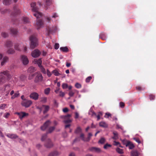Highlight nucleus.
I'll return each mask as SVG.
<instances>
[{"label": "nucleus", "mask_w": 156, "mask_h": 156, "mask_svg": "<svg viewBox=\"0 0 156 156\" xmlns=\"http://www.w3.org/2000/svg\"><path fill=\"white\" fill-rule=\"evenodd\" d=\"M12 76L9 71L5 70L0 73V85H2L6 81L10 80Z\"/></svg>", "instance_id": "f257e3e1"}, {"label": "nucleus", "mask_w": 156, "mask_h": 156, "mask_svg": "<svg viewBox=\"0 0 156 156\" xmlns=\"http://www.w3.org/2000/svg\"><path fill=\"white\" fill-rule=\"evenodd\" d=\"M36 5V3L34 2L32 3L31 4L32 11L35 12V13L34 14V16H35L37 18H38L41 17L42 14L38 11V8Z\"/></svg>", "instance_id": "f03ea898"}, {"label": "nucleus", "mask_w": 156, "mask_h": 156, "mask_svg": "<svg viewBox=\"0 0 156 156\" xmlns=\"http://www.w3.org/2000/svg\"><path fill=\"white\" fill-rule=\"evenodd\" d=\"M32 103V102L30 100L25 99L23 101L21 104L22 106L27 108L29 107Z\"/></svg>", "instance_id": "7ed1b4c3"}, {"label": "nucleus", "mask_w": 156, "mask_h": 156, "mask_svg": "<svg viewBox=\"0 0 156 156\" xmlns=\"http://www.w3.org/2000/svg\"><path fill=\"white\" fill-rule=\"evenodd\" d=\"M12 88V87L10 84L8 83L4 86L3 90L6 93L5 96H7L9 94V91Z\"/></svg>", "instance_id": "20e7f679"}, {"label": "nucleus", "mask_w": 156, "mask_h": 156, "mask_svg": "<svg viewBox=\"0 0 156 156\" xmlns=\"http://www.w3.org/2000/svg\"><path fill=\"white\" fill-rule=\"evenodd\" d=\"M35 74L36 75L35 79V82L37 83L42 81L43 79L42 74L37 73H36Z\"/></svg>", "instance_id": "39448f33"}, {"label": "nucleus", "mask_w": 156, "mask_h": 156, "mask_svg": "<svg viewBox=\"0 0 156 156\" xmlns=\"http://www.w3.org/2000/svg\"><path fill=\"white\" fill-rule=\"evenodd\" d=\"M30 47L31 48L34 49L38 45L37 40H30Z\"/></svg>", "instance_id": "423d86ee"}, {"label": "nucleus", "mask_w": 156, "mask_h": 156, "mask_svg": "<svg viewBox=\"0 0 156 156\" xmlns=\"http://www.w3.org/2000/svg\"><path fill=\"white\" fill-rule=\"evenodd\" d=\"M41 53V52L39 50L37 49H36L32 52L31 55L33 57L35 58L39 56Z\"/></svg>", "instance_id": "0eeeda50"}, {"label": "nucleus", "mask_w": 156, "mask_h": 156, "mask_svg": "<svg viewBox=\"0 0 156 156\" xmlns=\"http://www.w3.org/2000/svg\"><path fill=\"white\" fill-rule=\"evenodd\" d=\"M44 146L47 148H50L53 146V144L51 140L48 139H46L45 141Z\"/></svg>", "instance_id": "6e6552de"}, {"label": "nucleus", "mask_w": 156, "mask_h": 156, "mask_svg": "<svg viewBox=\"0 0 156 156\" xmlns=\"http://www.w3.org/2000/svg\"><path fill=\"white\" fill-rule=\"evenodd\" d=\"M21 61L24 65L27 64L29 61L27 57L24 55H22L21 56Z\"/></svg>", "instance_id": "1a4fd4ad"}, {"label": "nucleus", "mask_w": 156, "mask_h": 156, "mask_svg": "<svg viewBox=\"0 0 156 156\" xmlns=\"http://www.w3.org/2000/svg\"><path fill=\"white\" fill-rule=\"evenodd\" d=\"M39 96L38 94L35 92L32 93L30 95V98L35 100H37L38 99Z\"/></svg>", "instance_id": "9d476101"}, {"label": "nucleus", "mask_w": 156, "mask_h": 156, "mask_svg": "<svg viewBox=\"0 0 156 156\" xmlns=\"http://www.w3.org/2000/svg\"><path fill=\"white\" fill-rule=\"evenodd\" d=\"M47 30L49 34L52 33H55L57 31V28L56 26H54L52 27H48Z\"/></svg>", "instance_id": "9b49d317"}, {"label": "nucleus", "mask_w": 156, "mask_h": 156, "mask_svg": "<svg viewBox=\"0 0 156 156\" xmlns=\"http://www.w3.org/2000/svg\"><path fill=\"white\" fill-rule=\"evenodd\" d=\"M89 150L91 152L97 153H100L101 152V150L100 148L95 147H90Z\"/></svg>", "instance_id": "f8f14e48"}, {"label": "nucleus", "mask_w": 156, "mask_h": 156, "mask_svg": "<svg viewBox=\"0 0 156 156\" xmlns=\"http://www.w3.org/2000/svg\"><path fill=\"white\" fill-rule=\"evenodd\" d=\"M19 116V118L21 119H22L25 116L28 115V114L23 112H17L16 113Z\"/></svg>", "instance_id": "ddd939ff"}, {"label": "nucleus", "mask_w": 156, "mask_h": 156, "mask_svg": "<svg viewBox=\"0 0 156 156\" xmlns=\"http://www.w3.org/2000/svg\"><path fill=\"white\" fill-rule=\"evenodd\" d=\"M51 124V122L50 121L48 120L41 127L42 130H44L45 129Z\"/></svg>", "instance_id": "4468645a"}, {"label": "nucleus", "mask_w": 156, "mask_h": 156, "mask_svg": "<svg viewBox=\"0 0 156 156\" xmlns=\"http://www.w3.org/2000/svg\"><path fill=\"white\" fill-rule=\"evenodd\" d=\"M33 62L34 64H37L39 67L42 65V61L41 58L34 59Z\"/></svg>", "instance_id": "2eb2a0df"}, {"label": "nucleus", "mask_w": 156, "mask_h": 156, "mask_svg": "<svg viewBox=\"0 0 156 156\" xmlns=\"http://www.w3.org/2000/svg\"><path fill=\"white\" fill-rule=\"evenodd\" d=\"M9 58L7 56L4 57L2 59L1 62V65L2 66H4L8 61Z\"/></svg>", "instance_id": "dca6fc26"}, {"label": "nucleus", "mask_w": 156, "mask_h": 156, "mask_svg": "<svg viewBox=\"0 0 156 156\" xmlns=\"http://www.w3.org/2000/svg\"><path fill=\"white\" fill-rule=\"evenodd\" d=\"M36 25L37 27V29H38L41 27L43 25V22L42 20H37L36 23Z\"/></svg>", "instance_id": "f3484780"}, {"label": "nucleus", "mask_w": 156, "mask_h": 156, "mask_svg": "<svg viewBox=\"0 0 156 156\" xmlns=\"http://www.w3.org/2000/svg\"><path fill=\"white\" fill-rule=\"evenodd\" d=\"M126 146L128 147L130 149H132L134 147V145L130 141H128L127 142Z\"/></svg>", "instance_id": "a211bd4d"}, {"label": "nucleus", "mask_w": 156, "mask_h": 156, "mask_svg": "<svg viewBox=\"0 0 156 156\" xmlns=\"http://www.w3.org/2000/svg\"><path fill=\"white\" fill-rule=\"evenodd\" d=\"M11 33L14 35H16L18 34V31L17 30L14 28H12L10 29Z\"/></svg>", "instance_id": "6ab92c4d"}, {"label": "nucleus", "mask_w": 156, "mask_h": 156, "mask_svg": "<svg viewBox=\"0 0 156 156\" xmlns=\"http://www.w3.org/2000/svg\"><path fill=\"white\" fill-rule=\"evenodd\" d=\"M11 33L14 35H16L18 34V31L17 30L14 28H12L10 29Z\"/></svg>", "instance_id": "aec40b11"}, {"label": "nucleus", "mask_w": 156, "mask_h": 156, "mask_svg": "<svg viewBox=\"0 0 156 156\" xmlns=\"http://www.w3.org/2000/svg\"><path fill=\"white\" fill-rule=\"evenodd\" d=\"M6 136L11 139H16L18 137V136L14 134H7L6 135Z\"/></svg>", "instance_id": "412c9836"}, {"label": "nucleus", "mask_w": 156, "mask_h": 156, "mask_svg": "<svg viewBox=\"0 0 156 156\" xmlns=\"http://www.w3.org/2000/svg\"><path fill=\"white\" fill-rule=\"evenodd\" d=\"M99 125L100 126L104 128H106L108 127V124L105 122L103 121L100 122Z\"/></svg>", "instance_id": "4be33fe9"}, {"label": "nucleus", "mask_w": 156, "mask_h": 156, "mask_svg": "<svg viewBox=\"0 0 156 156\" xmlns=\"http://www.w3.org/2000/svg\"><path fill=\"white\" fill-rule=\"evenodd\" d=\"M60 51L63 52H67L69 51V49L67 47H61L60 48Z\"/></svg>", "instance_id": "5701e85b"}, {"label": "nucleus", "mask_w": 156, "mask_h": 156, "mask_svg": "<svg viewBox=\"0 0 156 156\" xmlns=\"http://www.w3.org/2000/svg\"><path fill=\"white\" fill-rule=\"evenodd\" d=\"M59 153L58 151H55L50 153L48 156H57L59 155Z\"/></svg>", "instance_id": "b1692460"}, {"label": "nucleus", "mask_w": 156, "mask_h": 156, "mask_svg": "<svg viewBox=\"0 0 156 156\" xmlns=\"http://www.w3.org/2000/svg\"><path fill=\"white\" fill-rule=\"evenodd\" d=\"M42 106L44 107V110L43 111V113L45 114L49 110L50 107L48 105H43Z\"/></svg>", "instance_id": "393cba45"}, {"label": "nucleus", "mask_w": 156, "mask_h": 156, "mask_svg": "<svg viewBox=\"0 0 156 156\" xmlns=\"http://www.w3.org/2000/svg\"><path fill=\"white\" fill-rule=\"evenodd\" d=\"M113 134L114 136L112 137V138L114 140H117L118 139V133L116 131H114L113 132Z\"/></svg>", "instance_id": "a878e982"}, {"label": "nucleus", "mask_w": 156, "mask_h": 156, "mask_svg": "<svg viewBox=\"0 0 156 156\" xmlns=\"http://www.w3.org/2000/svg\"><path fill=\"white\" fill-rule=\"evenodd\" d=\"M14 11L15 12V15H16L20 12V10L17 8L16 6H14L13 8Z\"/></svg>", "instance_id": "bb28decb"}, {"label": "nucleus", "mask_w": 156, "mask_h": 156, "mask_svg": "<svg viewBox=\"0 0 156 156\" xmlns=\"http://www.w3.org/2000/svg\"><path fill=\"white\" fill-rule=\"evenodd\" d=\"M88 114L90 115H91V116H96V114L91 109H90Z\"/></svg>", "instance_id": "cd10ccee"}, {"label": "nucleus", "mask_w": 156, "mask_h": 156, "mask_svg": "<svg viewBox=\"0 0 156 156\" xmlns=\"http://www.w3.org/2000/svg\"><path fill=\"white\" fill-rule=\"evenodd\" d=\"M36 70V69L35 68L31 66L29 67L28 69V71L30 73H33Z\"/></svg>", "instance_id": "c85d7f7f"}, {"label": "nucleus", "mask_w": 156, "mask_h": 156, "mask_svg": "<svg viewBox=\"0 0 156 156\" xmlns=\"http://www.w3.org/2000/svg\"><path fill=\"white\" fill-rule=\"evenodd\" d=\"M20 95V93L18 91L16 92L14 94L12 95L11 97V98L12 99H15V98L18 97Z\"/></svg>", "instance_id": "c756f323"}, {"label": "nucleus", "mask_w": 156, "mask_h": 156, "mask_svg": "<svg viewBox=\"0 0 156 156\" xmlns=\"http://www.w3.org/2000/svg\"><path fill=\"white\" fill-rule=\"evenodd\" d=\"M99 38L101 39H104L106 37L105 34L104 32L101 33L99 36Z\"/></svg>", "instance_id": "7c9ffc66"}, {"label": "nucleus", "mask_w": 156, "mask_h": 156, "mask_svg": "<svg viewBox=\"0 0 156 156\" xmlns=\"http://www.w3.org/2000/svg\"><path fill=\"white\" fill-rule=\"evenodd\" d=\"M11 1L12 0H4L3 3L6 5H8L11 4Z\"/></svg>", "instance_id": "2f4dec72"}, {"label": "nucleus", "mask_w": 156, "mask_h": 156, "mask_svg": "<svg viewBox=\"0 0 156 156\" xmlns=\"http://www.w3.org/2000/svg\"><path fill=\"white\" fill-rule=\"evenodd\" d=\"M116 151L119 154H122L124 153L123 150L119 148H117L116 149Z\"/></svg>", "instance_id": "473e14b6"}, {"label": "nucleus", "mask_w": 156, "mask_h": 156, "mask_svg": "<svg viewBox=\"0 0 156 156\" xmlns=\"http://www.w3.org/2000/svg\"><path fill=\"white\" fill-rule=\"evenodd\" d=\"M6 45L7 47L10 48L12 46V43L10 41H8L6 43Z\"/></svg>", "instance_id": "72a5a7b5"}, {"label": "nucleus", "mask_w": 156, "mask_h": 156, "mask_svg": "<svg viewBox=\"0 0 156 156\" xmlns=\"http://www.w3.org/2000/svg\"><path fill=\"white\" fill-rule=\"evenodd\" d=\"M131 155L132 156H138L139 153L137 151H133L131 152Z\"/></svg>", "instance_id": "f704fd0d"}, {"label": "nucleus", "mask_w": 156, "mask_h": 156, "mask_svg": "<svg viewBox=\"0 0 156 156\" xmlns=\"http://www.w3.org/2000/svg\"><path fill=\"white\" fill-rule=\"evenodd\" d=\"M39 67L40 68L41 72L43 73L44 74H46V71L45 69L44 68V67H43V66L42 65H41L40 66H39Z\"/></svg>", "instance_id": "c9c22d12"}, {"label": "nucleus", "mask_w": 156, "mask_h": 156, "mask_svg": "<svg viewBox=\"0 0 156 156\" xmlns=\"http://www.w3.org/2000/svg\"><path fill=\"white\" fill-rule=\"evenodd\" d=\"M7 52L8 54H12L15 53V51L13 49L10 48L8 50Z\"/></svg>", "instance_id": "e433bc0d"}, {"label": "nucleus", "mask_w": 156, "mask_h": 156, "mask_svg": "<svg viewBox=\"0 0 156 156\" xmlns=\"http://www.w3.org/2000/svg\"><path fill=\"white\" fill-rule=\"evenodd\" d=\"M52 73H53L55 76H58L60 74L58 73V71L56 70H54L52 72Z\"/></svg>", "instance_id": "4c0bfd02"}, {"label": "nucleus", "mask_w": 156, "mask_h": 156, "mask_svg": "<svg viewBox=\"0 0 156 156\" xmlns=\"http://www.w3.org/2000/svg\"><path fill=\"white\" fill-rule=\"evenodd\" d=\"M1 35L4 38H7L9 35L8 34L5 32H3L2 33Z\"/></svg>", "instance_id": "58836bf2"}, {"label": "nucleus", "mask_w": 156, "mask_h": 156, "mask_svg": "<svg viewBox=\"0 0 156 156\" xmlns=\"http://www.w3.org/2000/svg\"><path fill=\"white\" fill-rule=\"evenodd\" d=\"M51 4V0H46V4L45 6L47 7L50 5Z\"/></svg>", "instance_id": "ea45409f"}, {"label": "nucleus", "mask_w": 156, "mask_h": 156, "mask_svg": "<svg viewBox=\"0 0 156 156\" xmlns=\"http://www.w3.org/2000/svg\"><path fill=\"white\" fill-rule=\"evenodd\" d=\"M92 136V134L91 133H89L88 134V137L86 138V140L85 141H89L91 137V136Z\"/></svg>", "instance_id": "a19ab883"}, {"label": "nucleus", "mask_w": 156, "mask_h": 156, "mask_svg": "<svg viewBox=\"0 0 156 156\" xmlns=\"http://www.w3.org/2000/svg\"><path fill=\"white\" fill-rule=\"evenodd\" d=\"M55 129V127L54 126L50 127L48 130L47 133H51Z\"/></svg>", "instance_id": "79ce46f5"}, {"label": "nucleus", "mask_w": 156, "mask_h": 156, "mask_svg": "<svg viewBox=\"0 0 156 156\" xmlns=\"http://www.w3.org/2000/svg\"><path fill=\"white\" fill-rule=\"evenodd\" d=\"M14 48L15 49V50L20 51V45L18 44H15L14 46Z\"/></svg>", "instance_id": "37998d69"}, {"label": "nucleus", "mask_w": 156, "mask_h": 156, "mask_svg": "<svg viewBox=\"0 0 156 156\" xmlns=\"http://www.w3.org/2000/svg\"><path fill=\"white\" fill-rule=\"evenodd\" d=\"M47 133L43 135L42 136L41 138V140L42 141H43L46 140V139L47 137Z\"/></svg>", "instance_id": "c03bdc74"}, {"label": "nucleus", "mask_w": 156, "mask_h": 156, "mask_svg": "<svg viewBox=\"0 0 156 156\" xmlns=\"http://www.w3.org/2000/svg\"><path fill=\"white\" fill-rule=\"evenodd\" d=\"M105 141V139L104 138H101L98 141V143L103 144L104 143Z\"/></svg>", "instance_id": "a18cd8bd"}, {"label": "nucleus", "mask_w": 156, "mask_h": 156, "mask_svg": "<svg viewBox=\"0 0 156 156\" xmlns=\"http://www.w3.org/2000/svg\"><path fill=\"white\" fill-rule=\"evenodd\" d=\"M62 87L63 89H66L68 87V85L67 83H63L62 85Z\"/></svg>", "instance_id": "49530a36"}, {"label": "nucleus", "mask_w": 156, "mask_h": 156, "mask_svg": "<svg viewBox=\"0 0 156 156\" xmlns=\"http://www.w3.org/2000/svg\"><path fill=\"white\" fill-rule=\"evenodd\" d=\"M75 87L78 89H80L81 87V85L80 83H77L75 84Z\"/></svg>", "instance_id": "de8ad7c7"}, {"label": "nucleus", "mask_w": 156, "mask_h": 156, "mask_svg": "<svg viewBox=\"0 0 156 156\" xmlns=\"http://www.w3.org/2000/svg\"><path fill=\"white\" fill-rule=\"evenodd\" d=\"M81 131V129L80 127H78L75 131L76 133H79Z\"/></svg>", "instance_id": "09e8293b"}, {"label": "nucleus", "mask_w": 156, "mask_h": 156, "mask_svg": "<svg viewBox=\"0 0 156 156\" xmlns=\"http://www.w3.org/2000/svg\"><path fill=\"white\" fill-rule=\"evenodd\" d=\"M50 91V89L49 88L46 89L44 90V93L45 94H48L49 93Z\"/></svg>", "instance_id": "8fccbe9b"}, {"label": "nucleus", "mask_w": 156, "mask_h": 156, "mask_svg": "<svg viewBox=\"0 0 156 156\" xmlns=\"http://www.w3.org/2000/svg\"><path fill=\"white\" fill-rule=\"evenodd\" d=\"M41 101L43 103H45L47 102V98L46 97H43L41 99Z\"/></svg>", "instance_id": "3c124183"}, {"label": "nucleus", "mask_w": 156, "mask_h": 156, "mask_svg": "<svg viewBox=\"0 0 156 156\" xmlns=\"http://www.w3.org/2000/svg\"><path fill=\"white\" fill-rule=\"evenodd\" d=\"M102 115V114L101 112H99L98 115H96V116H95L97 118V120H98L100 119L101 115Z\"/></svg>", "instance_id": "603ef678"}, {"label": "nucleus", "mask_w": 156, "mask_h": 156, "mask_svg": "<svg viewBox=\"0 0 156 156\" xmlns=\"http://www.w3.org/2000/svg\"><path fill=\"white\" fill-rule=\"evenodd\" d=\"M114 145L115 146H119L120 147H122L121 146L119 142L116 141H114Z\"/></svg>", "instance_id": "864d4df0"}, {"label": "nucleus", "mask_w": 156, "mask_h": 156, "mask_svg": "<svg viewBox=\"0 0 156 156\" xmlns=\"http://www.w3.org/2000/svg\"><path fill=\"white\" fill-rule=\"evenodd\" d=\"M59 93V96L60 97H63L65 95V93L62 91H60Z\"/></svg>", "instance_id": "5fc2aeb1"}, {"label": "nucleus", "mask_w": 156, "mask_h": 156, "mask_svg": "<svg viewBox=\"0 0 156 156\" xmlns=\"http://www.w3.org/2000/svg\"><path fill=\"white\" fill-rule=\"evenodd\" d=\"M74 94V93L73 92L72 90H70L69 91V95L70 96V97H73Z\"/></svg>", "instance_id": "6e6d98bb"}, {"label": "nucleus", "mask_w": 156, "mask_h": 156, "mask_svg": "<svg viewBox=\"0 0 156 156\" xmlns=\"http://www.w3.org/2000/svg\"><path fill=\"white\" fill-rule=\"evenodd\" d=\"M92 77L91 76L88 77L86 80V81L87 83H89L90 81V80L91 79Z\"/></svg>", "instance_id": "4d7b16f0"}, {"label": "nucleus", "mask_w": 156, "mask_h": 156, "mask_svg": "<svg viewBox=\"0 0 156 156\" xmlns=\"http://www.w3.org/2000/svg\"><path fill=\"white\" fill-rule=\"evenodd\" d=\"M6 106V105L4 104H2L0 105V109H4Z\"/></svg>", "instance_id": "13d9d810"}, {"label": "nucleus", "mask_w": 156, "mask_h": 156, "mask_svg": "<svg viewBox=\"0 0 156 156\" xmlns=\"http://www.w3.org/2000/svg\"><path fill=\"white\" fill-rule=\"evenodd\" d=\"M71 122V120L69 119L65 120L64 121V122L65 123H70Z\"/></svg>", "instance_id": "bf43d9fd"}, {"label": "nucleus", "mask_w": 156, "mask_h": 156, "mask_svg": "<svg viewBox=\"0 0 156 156\" xmlns=\"http://www.w3.org/2000/svg\"><path fill=\"white\" fill-rule=\"evenodd\" d=\"M59 47V45L58 43H56L55 45V49H58Z\"/></svg>", "instance_id": "052dcab7"}, {"label": "nucleus", "mask_w": 156, "mask_h": 156, "mask_svg": "<svg viewBox=\"0 0 156 156\" xmlns=\"http://www.w3.org/2000/svg\"><path fill=\"white\" fill-rule=\"evenodd\" d=\"M80 137L82 138V139L83 140L85 141L86 138H84V135L83 134V133L81 134L80 135Z\"/></svg>", "instance_id": "680f3d73"}, {"label": "nucleus", "mask_w": 156, "mask_h": 156, "mask_svg": "<svg viewBox=\"0 0 156 156\" xmlns=\"http://www.w3.org/2000/svg\"><path fill=\"white\" fill-rule=\"evenodd\" d=\"M23 20L24 22L25 23H28L29 22L28 19L26 17H24L23 18Z\"/></svg>", "instance_id": "e2e57ef3"}, {"label": "nucleus", "mask_w": 156, "mask_h": 156, "mask_svg": "<svg viewBox=\"0 0 156 156\" xmlns=\"http://www.w3.org/2000/svg\"><path fill=\"white\" fill-rule=\"evenodd\" d=\"M47 75L48 77H50L51 75V72L48 69H47Z\"/></svg>", "instance_id": "0e129e2a"}, {"label": "nucleus", "mask_w": 156, "mask_h": 156, "mask_svg": "<svg viewBox=\"0 0 156 156\" xmlns=\"http://www.w3.org/2000/svg\"><path fill=\"white\" fill-rule=\"evenodd\" d=\"M10 115L9 113L7 112L5 114L4 117L5 118H7Z\"/></svg>", "instance_id": "69168bd1"}, {"label": "nucleus", "mask_w": 156, "mask_h": 156, "mask_svg": "<svg viewBox=\"0 0 156 156\" xmlns=\"http://www.w3.org/2000/svg\"><path fill=\"white\" fill-rule=\"evenodd\" d=\"M111 145L110 144H105L104 146V148L105 149H107L108 147H111Z\"/></svg>", "instance_id": "338daca9"}, {"label": "nucleus", "mask_w": 156, "mask_h": 156, "mask_svg": "<svg viewBox=\"0 0 156 156\" xmlns=\"http://www.w3.org/2000/svg\"><path fill=\"white\" fill-rule=\"evenodd\" d=\"M116 128L117 129H120L122 130L123 129L122 127L119 125L118 124H116Z\"/></svg>", "instance_id": "774afa93"}]
</instances>
